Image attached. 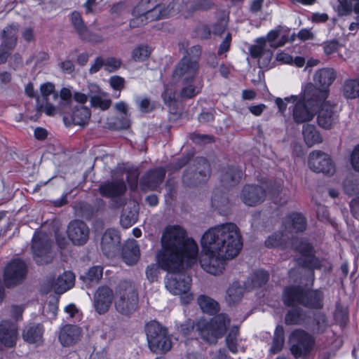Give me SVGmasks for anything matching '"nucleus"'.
Returning a JSON list of instances; mask_svg holds the SVG:
<instances>
[{
	"label": "nucleus",
	"mask_w": 359,
	"mask_h": 359,
	"mask_svg": "<svg viewBox=\"0 0 359 359\" xmlns=\"http://www.w3.org/2000/svg\"><path fill=\"white\" fill-rule=\"evenodd\" d=\"M90 117V109L86 107H79L74 110L72 119L74 124L83 126L88 123Z\"/></svg>",
	"instance_id": "41"
},
{
	"label": "nucleus",
	"mask_w": 359,
	"mask_h": 359,
	"mask_svg": "<svg viewBox=\"0 0 359 359\" xmlns=\"http://www.w3.org/2000/svg\"><path fill=\"white\" fill-rule=\"evenodd\" d=\"M324 53L326 55H330L338 50L340 44L337 40L327 41L323 44Z\"/></svg>",
	"instance_id": "57"
},
{
	"label": "nucleus",
	"mask_w": 359,
	"mask_h": 359,
	"mask_svg": "<svg viewBox=\"0 0 359 359\" xmlns=\"http://www.w3.org/2000/svg\"><path fill=\"white\" fill-rule=\"evenodd\" d=\"M180 8L179 0H174ZM212 4L210 0H189L186 4V10L183 11L180 8V11L182 12L184 18H187L192 15L196 11H206L211 8Z\"/></svg>",
	"instance_id": "33"
},
{
	"label": "nucleus",
	"mask_w": 359,
	"mask_h": 359,
	"mask_svg": "<svg viewBox=\"0 0 359 359\" xmlns=\"http://www.w3.org/2000/svg\"><path fill=\"white\" fill-rule=\"evenodd\" d=\"M140 172L137 168H131L127 171V181L132 190L137 187Z\"/></svg>",
	"instance_id": "50"
},
{
	"label": "nucleus",
	"mask_w": 359,
	"mask_h": 359,
	"mask_svg": "<svg viewBox=\"0 0 359 359\" xmlns=\"http://www.w3.org/2000/svg\"><path fill=\"white\" fill-rule=\"evenodd\" d=\"M266 194V191L262 186L247 184L242 189L241 198L245 205L255 206L265 200Z\"/></svg>",
	"instance_id": "20"
},
{
	"label": "nucleus",
	"mask_w": 359,
	"mask_h": 359,
	"mask_svg": "<svg viewBox=\"0 0 359 359\" xmlns=\"http://www.w3.org/2000/svg\"><path fill=\"white\" fill-rule=\"evenodd\" d=\"M110 86L115 90L121 91L125 87V79L118 75L112 76L109 79Z\"/></svg>",
	"instance_id": "56"
},
{
	"label": "nucleus",
	"mask_w": 359,
	"mask_h": 359,
	"mask_svg": "<svg viewBox=\"0 0 359 359\" xmlns=\"http://www.w3.org/2000/svg\"><path fill=\"white\" fill-rule=\"evenodd\" d=\"M269 278V274L266 271L264 270L256 271L250 278L251 286L253 288L262 287L266 283Z\"/></svg>",
	"instance_id": "47"
},
{
	"label": "nucleus",
	"mask_w": 359,
	"mask_h": 359,
	"mask_svg": "<svg viewBox=\"0 0 359 359\" xmlns=\"http://www.w3.org/2000/svg\"><path fill=\"white\" fill-rule=\"evenodd\" d=\"M89 97L90 104L93 107L100 108L102 110H107L111 104V100L104 97L105 94L102 93L96 84H90L88 86Z\"/></svg>",
	"instance_id": "29"
},
{
	"label": "nucleus",
	"mask_w": 359,
	"mask_h": 359,
	"mask_svg": "<svg viewBox=\"0 0 359 359\" xmlns=\"http://www.w3.org/2000/svg\"><path fill=\"white\" fill-rule=\"evenodd\" d=\"M115 298L113 290L107 286L99 287L93 296V306L100 315L106 313Z\"/></svg>",
	"instance_id": "17"
},
{
	"label": "nucleus",
	"mask_w": 359,
	"mask_h": 359,
	"mask_svg": "<svg viewBox=\"0 0 359 359\" xmlns=\"http://www.w3.org/2000/svg\"><path fill=\"white\" fill-rule=\"evenodd\" d=\"M140 257V248L136 241L133 240L128 241L124 245L122 250V259L123 262L126 264L132 266L138 262Z\"/></svg>",
	"instance_id": "32"
},
{
	"label": "nucleus",
	"mask_w": 359,
	"mask_h": 359,
	"mask_svg": "<svg viewBox=\"0 0 359 359\" xmlns=\"http://www.w3.org/2000/svg\"><path fill=\"white\" fill-rule=\"evenodd\" d=\"M244 289L238 283H233L226 290L225 299L229 305L239 302L243 295Z\"/></svg>",
	"instance_id": "38"
},
{
	"label": "nucleus",
	"mask_w": 359,
	"mask_h": 359,
	"mask_svg": "<svg viewBox=\"0 0 359 359\" xmlns=\"http://www.w3.org/2000/svg\"><path fill=\"white\" fill-rule=\"evenodd\" d=\"M302 134L306 144L309 147L323 142V138L319 131L313 125H304L302 129Z\"/></svg>",
	"instance_id": "35"
},
{
	"label": "nucleus",
	"mask_w": 359,
	"mask_h": 359,
	"mask_svg": "<svg viewBox=\"0 0 359 359\" xmlns=\"http://www.w3.org/2000/svg\"><path fill=\"white\" fill-rule=\"evenodd\" d=\"M27 264L20 259L11 261L5 267L4 271V281L7 287H12L21 284L27 275Z\"/></svg>",
	"instance_id": "13"
},
{
	"label": "nucleus",
	"mask_w": 359,
	"mask_h": 359,
	"mask_svg": "<svg viewBox=\"0 0 359 359\" xmlns=\"http://www.w3.org/2000/svg\"><path fill=\"white\" fill-rule=\"evenodd\" d=\"M336 75L333 69L323 68L315 73L313 81L323 88L322 90H326L328 92L327 88L334 82Z\"/></svg>",
	"instance_id": "34"
},
{
	"label": "nucleus",
	"mask_w": 359,
	"mask_h": 359,
	"mask_svg": "<svg viewBox=\"0 0 359 359\" xmlns=\"http://www.w3.org/2000/svg\"><path fill=\"white\" fill-rule=\"evenodd\" d=\"M75 281V276L71 271H65L60 275L56 280H53L48 284L50 289H53L57 293H64L71 289Z\"/></svg>",
	"instance_id": "30"
},
{
	"label": "nucleus",
	"mask_w": 359,
	"mask_h": 359,
	"mask_svg": "<svg viewBox=\"0 0 359 359\" xmlns=\"http://www.w3.org/2000/svg\"><path fill=\"white\" fill-rule=\"evenodd\" d=\"M225 341L227 348L231 353H236L238 352V342L241 339H239V330L238 327H233L229 330Z\"/></svg>",
	"instance_id": "40"
},
{
	"label": "nucleus",
	"mask_w": 359,
	"mask_h": 359,
	"mask_svg": "<svg viewBox=\"0 0 359 359\" xmlns=\"http://www.w3.org/2000/svg\"><path fill=\"white\" fill-rule=\"evenodd\" d=\"M151 53V48L144 44L139 45L132 51V59L135 62H143L147 60Z\"/></svg>",
	"instance_id": "46"
},
{
	"label": "nucleus",
	"mask_w": 359,
	"mask_h": 359,
	"mask_svg": "<svg viewBox=\"0 0 359 359\" xmlns=\"http://www.w3.org/2000/svg\"><path fill=\"white\" fill-rule=\"evenodd\" d=\"M41 93L46 101L48 100V97L53 95L54 99L57 98V94L55 92V86L50 82H47L41 86Z\"/></svg>",
	"instance_id": "52"
},
{
	"label": "nucleus",
	"mask_w": 359,
	"mask_h": 359,
	"mask_svg": "<svg viewBox=\"0 0 359 359\" xmlns=\"http://www.w3.org/2000/svg\"><path fill=\"white\" fill-rule=\"evenodd\" d=\"M43 332L44 327L42 324L30 323L25 326L22 337L25 342L39 346L43 343Z\"/></svg>",
	"instance_id": "27"
},
{
	"label": "nucleus",
	"mask_w": 359,
	"mask_h": 359,
	"mask_svg": "<svg viewBox=\"0 0 359 359\" xmlns=\"http://www.w3.org/2000/svg\"><path fill=\"white\" fill-rule=\"evenodd\" d=\"M102 274L103 268L101 266H93L88 269L85 275L81 276V278L88 283H97Z\"/></svg>",
	"instance_id": "45"
},
{
	"label": "nucleus",
	"mask_w": 359,
	"mask_h": 359,
	"mask_svg": "<svg viewBox=\"0 0 359 359\" xmlns=\"http://www.w3.org/2000/svg\"><path fill=\"white\" fill-rule=\"evenodd\" d=\"M201 55V48L200 46H194L187 50L183 57H188L190 61L198 62Z\"/></svg>",
	"instance_id": "54"
},
{
	"label": "nucleus",
	"mask_w": 359,
	"mask_h": 359,
	"mask_svg": "<svg viewBox=\"0 0 359 359\" xmlns=\"http://www.w3.org/2000/svg\"><path fill=\"white\" fill-rule=\"evenodd\" d=\"M313 332L316 333H323L327 327V321L326 316L322 313H318L315 316Z\"/></svg>",
	"instance_id": "48"
},
{
	"label": "nucleus",
	"mask_w": 359,
	"mask_h": 359,
	"mask_svg": "<svg viewBox=\"0 0 359 359\" xmlns=\"http://www.w3.org/2000/svg\"><path fill=\"white\" fill-rule=\"evenodd\" d=\"M230 320L226 314L220 313L212 318L201 328V337L208 343L216 344L217 339L222 337L229 324Z\"/></svg>",
	"instance_id": "11"
},
{
	"label": "nucleus",
	"mask_w": 359,
	"mask_h": 359,
	"mask_svg": "<svg viewBox=\"0 0 359 359\" xmlns=\"http://www.w3.org/2000/svg\"><path fill=\"white\" fill-rule=\"evenodd\" d=\"M18 335V326L15 323L9 320H3L0 323V342L5 346H14Z\"/></svg>",
	"instance_id": "26"
},
{
	"label": "nucleus",
	"mask_w": 359,
	"mask_h": 359,
	"mask_svg": "<svg viewBox=\"0 0 359 359\" xmlns=\"http://www.w3.org/2000/svg\"><path fill=\"white\" fill-rule=\"evenodd\" d=\"M25 310L23 305H12L10 309L11 317L15 321L22 319V313Z\"/></svg>",
	"instance_id": "60"
},
{
	"label": "nucleus",
	"mask_w": 359,
	"mask_h": 359,
	"mask_svg": "<svg viewBox=\"0 0 359 359\" xmlns=\"http://www.w3.org/2000/svg\"><path fill=\"white\" fill-rule=\"evenodd\" d=\"M198 70L199 62L190 61L188 57H182L175 65L172 75V81L182 86L180 91L181 97L189 99L198 94V91L196 90L194 82Z\"/></svg>",
	"instance_id": "6"
},
{
	"label": "nucleus",
	"mask_w": 359,
	"mask_h": 359,
	"mask_svg": "<svg viewBox=\"0 0 359 359\" xmlns=\"http://www.w3.org/2000/svg\"><path fill=\"white\" fill-rule=\"evenodd\" d=\"M120 235L114 229H107L103 234L101 241V248L103 253L107 257H111L118 250Z\"/></svg>",
	"instance_id": "23"
},
{
	"label": "nucleus",
	"mask_w": 359,
	"mask_h": 359,
	"mask_svg": "<svg viewBox=\"0 0 359 359\" xmlns=\"http://www.w3.org/2000/svg\"><path fill=\"white\" fill-rule=\"evenodd\" d=\"M227 27V21L225 19H220L212 25V33L215 35L223 34Z\"/></svg>",
	"instance_id": "63"
},
{
	"label": "nucleus",
	"mask_w": 359,
	"mask_h": 359,
	"mask_svg": "<svg viewBox=\"0 0 359 359\" xmlns=\"http://www.w3.org/2000/svg\"><path fill=\"white\" fill-rule=\"evenodd\" d=\"M67 232L73 244L82 245L88 241L90 231L84 222L76 219L69 224Z\"/></svg>",
	"instance_id": "18"
},
{
	"label": "nucleus",
	"mask_w": 359,
	"mask_h": 359,
	"mask_svg": "<svg viewBox=\"0 0 359 359\" xmlns=\"http://www.w3.org/2000/svg\"><path fill=\"white\" fill-rule=\"evenodd\" d=\"M20 26L17 23L7 25L1 33L0 62L5 63L17 44Z\"/></svg>",
	"instance_id": "15"
},
{
	"label": "nucleus",
	"mask_w": 359,
	"mask_h": 359,
	"mask_svg": "<svg viewBox=\"0 0 359 359\" xmlns=\"http://www.w3.org/2000/svg\"><path fill=\"white\" fill-rule=\"evenodd\" d=\"M292 248L299 252L302 258L298 260V263L309 269H318L321 267L320 261L314 255L313 247L306 241L302 238H296L291 243Z\"/></svg>",
	"instance_id": "14"
},
{
	"label": "nucleus",
	"mask_w": 359,
	"mask_h": 359,
	"mask_svg": "<svg viewBox=\"0 0 359 359\" xmlns=\"http://www.w3.org/2000/svg\"><path fill=\"white\" fill-rule=\"evenodd\" d=\"M279 35L280 33L278 30H272L269 32L266 40L269 42V46L271 48H277L284 45V41L278 42L277 39H278Z\"/></svg>",
	"instance_id": "55"
},
{
	"label": "nucleus",
	"mask_w": 359,
	"mask_h": 359,
	"mask_svg": "<svg viewBox=\"0 0 359 359\" xmlns=\"http://www.w3.org/2000/svg\"><path fill=\"white\" fill-rule=\"evenodd\" d=\"M351 164L353 169L359 172V144L353 149L351 155Z\"/></svg>",
	"instance_id": "64"
},
{
	"label": "nucleus",
	"mask_w": 359,
	"mask_h": 359,
	"mask_svg": "<svg viewBox=\"0 0 359 359\" xmlns=\"http://www.w3.org/2000/svg\"><path fill=\"white\" fill-rule=\"evenodd\" d=\"M71 22L80 38L83 41L93 43H100L102 41V36L92 33L84 24L80 13L74 11L71 14Z\"/></svg>",
	"instance_id": "22"
},
{
	"label": "nucleus",
	"mask_w": 359,
	"mask_h": 359,
	"mask_svg": "<svg viewBox=\"0 0 359 359\" xmlns=\"http://www.w3.org/2000/svg\"><path fill=\"white\" fill-rule=\"evenodd\" d=\"M290 350L295 358L308 355L313 349L315 339L312 335L302 329L293 330L288 338Z\"/></svg>",
	"instance_id": "9"
},
{
	"label": "nucleus",
	"mask_w": 359,
	"mask_h": 359,
	"mask_svg": "<svg viewBox=\"0 0 359 359\" xmlns=\"http://www.w3.org/2000/svg\"><path fill=\"white\" fill-rule=\"evenodd\" d=\"M289 239L290 237L286 233H276L268 237L265 241V245L268 248L281 247L284 248L286 247Z\"/></svg>",
	"instance_id": "44"
},
{
	"label": "nucleus",
	"mask_w": 359,
	"mask_h": 359,
	"mask_svg": "<svg viewBox=\"0 0 359 359\" xmlns=\"http://www.w3.org/2000/svg\"><path fill=\"white\" fill-rule=\"evenodd\" d=\"M84 8L87 14H95L100 11L97 0H87L84 4Z\"/></svg>",
	"instance_id": "62"
},
{
	"label": "nucleus",
	"mask_w": 359,
	"mask_h": 359,
	"mask_svg": "<svg viewBox=\"0 0 359 359\" xmlns=\"http://www.w3.org/2000/svg\"><path fill=\"white\" fill-rule=\"evenodd\" d=\"M323 292L320 290L306 289L299 285H290L284 289L283 301L286 306L302 305L311 309L323 307Z\"/></svg>",
	"instance_id": "5"
},
{
	"label": "nucleus",
	"mask_w": 359,
	"mask_h": 359,
	"mask_svg": "<svg viewBox=\"0 0 359 359\" xmlns=\"http://www.w3.org/2000/svg\"><path fill=\"white\" fill-rule=\"evenodd\" d=\"M308 163L309 168L316 172L331 175L335 171V167L330 156L319 150L310 153Z\"/></svg>",
	"instance_id": "16"
},
{
	"label": "nucleus",
	"mask_w": 359,
	"mask_h": 359,
	"mask_svg": "<svg viewBox=\"0 0 359 359\" xmlns=\"http://www.w3.org/2000/svg\"><path fill=\"white\" fill-rule=\"evenodd\" d=\"M285 342V331L281 325H278L275 330L274 336L273 338L270 352L272 354H276L280 352L283 347Z\"/></svg>",
	"instance_id": "39"
},
{
	"label": "nucleus",
	"mask_w": 359,
	"mask_h": 359,
	"mask_svg": "<svg viewBox=\"0 0 359 359\" xmlns=\"http://www.w3.org/2000/svg\"><path fill=\"white\" fill-rule=\"evenodd\" d=\"M165 174L166 170L162 167L148 170L140 179L141 189L144 191L156 190L163 181Z\"/></svg>",
	"instance_id": "19"
},
{
	"label": "nucleus",
	"mask_w": 359,
	"mask_h": 359,
	"mask_svg": "<svg viewBox=\"0 0 359 359\" xmlns=\"http://www.w3.org/2000/svg\"><path fill=\"white\" fill-rule=\"evenodd\" d=\"M338 11L341 15H349L353 11V0H337Z\"/></svg>",
	"instance_id": "53"
},
{
	"label": "nucleus",
	"mask_w": 359,
	"mask_h": 359,
	"mask_svg": "<svg viewBox=\"0 0 359 359\" xmlns=\"http://www.w3.org/2000/svg\"><path fill=\"white\" fill-rule=\"evenodd\" d=\"M100 194L105 198H116L123 196L126 185L123 180L107 181L99 186Z\"/></svg>",
	"instance_id": "25"
},
{
	"label": "nucleus",
	"mask_w": 359,
	"mask_h": 359,
	"mask_svg": "<svg viewBox=\"0 0 359 359\" xmlns=\"http://www.w3.org/2000/svg\"><path fill=\"white\" fill-rule=\"evenodd\" d=\"M328 96L326 90H320L313 84H307L300 97H298L292 108V118L294 123L301 124L311 121L320 104Z\"/></svg>",
	"instance_id": "3"
},
{
	"label": "nucleus",
	"mask_w": 359,
	"mask_h": 359,
	"mask_svg": "<svg viewBox=\"0 0 359 359\" xmlns=\"http://www.w3.org/2000/svg\"><path fill=\"white\" fill-rule=\"evenodd\" d=\"M210 175V166L204 158H198L194 163L185 170L182 180L187 187H194L205 183Z\"/></svg>",
	"instance_id": "10"
},
{
	"label": "nucleus",
	"mask_w": 359,
	"mask_h": 359,
	"mask_svg": "<svg viewBox=\"0 0 359 359\" xmlns=\"http://www.w3.org/2000/svg\"><path fill=\"white\" fill-rule=\"evenodd\" d=\"M82 330L75 325H65L60 330L58 339L63 346H69L80 340Z\"/></svg>",
	"instance_id": "28"
},
{
	"label": "nucleus",
	"mask_w": 359,
	"mask_h": 359,
	"mask_svg": "<svg viewBox=\"0 0 359 359\" xmlns=\"http://www.w3.org/2000/svg\"><path fill=\"white\" fill-rule=\"evenodd\" d=\"M306 219L299 212H292L286 215L283 220L282 227L289 233L303 232L306 229Z\"/></svg>",
	"instance_id": "24"
},
{
	"label": "nucleus",
	"mask_w": 359,
	"mask_h": 359,
	"mask_svg": "<svg viewBox=\"0 0 359 359\" xmlns=\"http://www.w3.org/2000/svg\"><path fill=\"white\" fill-rule=\"evenodd\" d=\"M297 96L292 95L290 97H285L284 101L281 98L278 97L276 99L275 102L278 107L279 111L281 114H284L287 109V104L289 102L294 103L297 101Z\"/></svg>",
	"instance_id": "58"
},
{
	"label": "nucleus",
	"mask_w": 359,
	"mask_h": 359,
	"mask_svg": "<svg viewBox=\"0 0 359 359\" xmlns=\"http://www.w3.org/2000/svg\"><path fill=\"white\" fill-rule=\"evenodd\" d=\"M177 4L175 1L166 5L156 4L151 0H141L133 11V15L136 17V20H132L130 25L131 27H135L137 25L136 21L139 20L142 22H144V20L147 22L173 16L180 11V7L177 6Z\"/></svg>",
	"instance_id": "4"
},
{
	"label": "nucleus",
	"mask_w": 359,
	"mask_h": 359,
	"mask_svg": "<svg viewBox=\"0 0 359 359\" xmlns=\"http://www.w3.org/2000/svg\"><path fill=\"white\" fill-rule=\"evenodd\" d=\"M320 106L317 116L318 124L324 129H331L338 121V115L334 111L335 106L325 100L323 101Z\"/></svg>",
	"instance_id": "21"
},
{
	"label": "nucleus",
	"mask_w": 359,
	"mask_h": 359,
	"mask_svg": "<svg viewBox=\"0 0 359 359\" xmlns=\"http://www.w3.org/2000/svg\"><path fill=\"white\" fill-rule=\"evenodd\" d=\"M201 245V267L210 274H219L224 269L226 260L236 257L243 248L239 228L232 222L211 227L203 235Z\"/></svg>",
	"instance_id": "2"
},
{
	"label": "nucleus",
	"mask_w": 359,
	"mask_h": 359,
	"mask_svg": "<svg viewBox=\"0 0 359 359\" xmlns=\"http://www.w3.org/2000/svg\"><path fill=\"white\" fill-rule=\"evenodd\" d=\"M343 93L348 99L359 97V79L346 80L343 86Z\"/></svg>",
	"instance_id": "43"
},
{
	"label": "nucleus",
	"mask_w": 359,
	"mask_h": 359,
	"mask_svg": "<svg viewBox=\"0 0 359 359\" xmlns=\"http://www.w3.org/2000/svg\"><path fill=\"white\" fill-rule=\"evenodd\" d=\"M243 175L242 170L237 167L224 168L222 170L221 182L226 187H233L240 182Z\"/></svg>",
	"instance_id": "31"
},
{
	"label": "nucleus",
	"mask_w": 359,
	"mask_h": 359,
	"mask_svg": "<svg viewBox=\"0 0 359 359\" xmlns=\"http://www.w3.org/2000/svg\"><path fill=\"white\" fill-rule=\"evenodd\" d=\"M308 318L305 311L299 307L289 310L285 317V323L287 325H302Z\"/></svg>",
	"instance_id": "37"
},
{
	"label": "nucleus",
	"mask_w": 359,
	"mask_h": 359,
	"mask_svg": "<svg viewBox=\"0 0 359 359\" xmlns=\"http://www.w3.org/2000/svg\"><path fill=\"white\" fill-rule=\"evenodd\" d=\"M231 34L230 33H227L225 38L224 39V40L219 46L217 50V54L219 55H222V54L229 51L231 46Z\"/></svg>",
	"instance_id": "61"
},
{
	"label": "nucleus",
	"mask_w": 359,
	"mask_h": 359,
	"mask_svg": "<svg viewBox=\"0 0 359 359\" xmlns=\"http://www.w3.org/2000/svg\"><path fill=\"white\" fill-rule=\"evenodd\" d=\"M344 191L348 195H355L359 194V182L357 180H345L344 183Z\"/></svg>",
	"instance_id": "51"
},
{
	"label": "nucleus",
	"mask_w": 359,
	"mask_h": 359,
	"mask_svg": "<svg viewBox=\"0 0 359 359\" xmlns=\"http://www.w3.org/2000/svg\"><path fill=\"white\" fill-rule=\"evenodd\" d=\"M104 69L109 72H114L118 70L121 65V60L120 59L109 57L104 59Z\"/></svg>",
	"instance_id": "49"
},
{
	"label": "nucleus",
	"mask_w": 359,
	"mask_h": 359,
	"mask_svg": "<svg viewBox=\"0 0 359 359\" xmlns=\"http://www.w3.org/2000/svg\"><path fill=\"white\" fill-rule=\"evenodd\" d=\"M145 331L149 348L154 353H164L172 348V341L166 327L156 321L146 325Z\"/></svg>",
	"instance_id": "8"
},
{
	"label": "nucleus",
	"mask_w": 359,
	"mask_h": 359,
	"mask_svg": "<svg viewBox=\"0 0 359 359\" xmlns=\"http://www.w3.org/2000/svg\"><path fill=\"white\" fill-rule=\"evenodd\" d=\"M161 244L158 260L161 269L168 272L165 278V287L172 294L180 296L182 304H188L194 299L190 292L192 279L184 269L196 263L198 245L179 225L164 229Z\"/></svg>",
	"instance_id": "1"
},
{
	"label": "nucleus",
	"mask_w": 359,
	"mask_h": 359,
	"mask_svg": "<svg viewBox=\"0 0 359 359\" xmlns=\"http://www.w3.org/2000/svg\"><path fill=\"white\" fill-rule=\"evenodd\" d=\"M50 248L51 242L46 233L36 232L32 238V249L37 264L43 265L52 262L53 253Z\"/></svg>",
	"instance_id": "12"
},
{
	"label": "nucleus",
	"mask_w": 359,
	"mask_h": 359,
	"mask_svg": "<svg viewBox=\"0 0 359 359\" xmlns=\"http://www.w3.org/2000/svg\"><path fill=\"white\" fill-rule=\"evenodd\" d=\"M139 297L135 285L130 281H121L116 290L114 306L118 313L130 316L138 307Z\"/></svg>",
	"instance_id": "7"
},
{
	"label": "nucleus",
	"mask_w": 359,
	"mask_h": 359,
	"mask_svg": "<svg viewBox=\"0 0 359 359\" xmlns=\"http://www.w3.org/2000/svg\"><path fill=\"white\" fill-rule=\"evenodd\" d=\"M163 98L165 104L168 106H175L176 103L175 92L172 88H166Z\"/></svg>",
	"instance_id": "59"
},
{
	"label": "nucleus",
	"mask_w": 359,
	"mask_h": 359,
	"mask_svg": "<svg viewBox=\"0 0 359 359\" xmlns=\"http://www.w3.org/2000/svg\"><path fill=\"white\" fill-rule=\"evenodd\" d=\"M250 55L254 58L264 56L268 60L272 57V52L267 47L266 40L264 38H259L256 41V44L250 48Z\"/></svg>",
	"instance_id": "36"
},
{
	"label": "nucleus",
	"mask_w": 359,
	"mask_h": 359,
	"mask_svg": "<svg viewBox=\"0 0 359 359\" xmlns=\"http://www.w3.org/2000/svg\"><path fill=\"white\" fill-rule=\"evenodd\" d=\"M197 301L200 308L204 313L212 315L218 311L217 302L208 296L201 295Z\"/></svg>",
	"instance_id": "42"
}]
</instances>
